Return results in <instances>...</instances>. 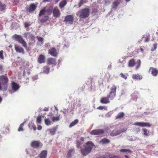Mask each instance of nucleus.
I'll use <instances>...</instances> for the list:
<instances>
[{
	"label": "nucleus",
	"mask_w": 158,
	"mask_h": 158,
	"mask_svg": "<svg viewBox=\"0 0 158 158\" xmlns=\"http://www.w3.org/2000/svg\"><path fill=\"white\" fill-rule=\"evenodd\" d=\"M94 146V145L91 141H89L83 145V148L81 149V154L84 156L87 155L91 152Z\"/></svg>",
	"instance_id": "f257e3e1"
},
{
	"label": "nucleus",
	"mask_w": 158,
	"mask_h": 158,
	"mask_svg": "<svg viewBox=\"0 0 158 158\" xmlns=\"http://www.w3.org/2000/svg\"><path fill=\"white\" fill-rule=\"evenodd\" d=\"M48 15H50L53 14V16L55 18L59 17L61 15V12L57 6L53 8V6H50L47 10Z\"/></svg>",
	"instance_id": "f03ea898"
},
{
	"label": "nucleus",
	"mask_w": 158,
	"mask_h": 158,
	"mask_svg": "<svg viewBox=\"0 0 158 158\" xmlns=\"http://www.w3.org/2000/svg\"><path fill=\"white\" fill-rule=\"evenodd\" d=\"M90 10L89 8L81 9L77 13V16L81 19H86L89 16Z\"/></svg>",
	"instance_id": "7ed1b4c3"
},
{
	"label": "nucleus",
	"mask_w": 158,
	"mask_h": 158,
	"mask_svg": "<svg viewBox=\"0 0 158 158\" xmlns=\"http://www.w3.org/2000/svg\"><path fill=\"white\" fill-rule=\"evenodd\" d=\"M13 38H14V39L19 43L22 44L23 46L25 48L26 50H27L28 47L27 43L21 35L15 34L13 36Z\"/></svg>",
	"instance_id": "20e7f679"
},
{
	"label": "nucleus",
	"mask_w": 158,
	"mask_h": 158,
	"mask_svg": "<svg viewBox=\"0 0 158 158\" xmlns=\"http://www.w3.org/2000/svg\"><path fill=\"white\" fill-rule=\"evenodd\" d=\"M8 82L9 79L7 76L5 75L0 76V82L6 91L7 89Z\"/></svg>",
	"instance_id": "39448f33"
},
{
	"label": "nucleus",
	"mask_w": 158,
	"mask_h": 158,
	"mask_svg": "<svg viewBox=\"0 0 158 158\" xmlns=\"http://www.w3.org/2000/svg\"><path fill=\"white\" fill-rule=\"evenodd\" d=\"M73 17L72 15H67L65 18L64 22L66 24H72L73 22Z\"/></svg>",
	"instance_id": "423d86ee"
},
{
	"label": "nucleus",
	"mask_w": 158,
	"mask_h": 158,
	"mask_svg": "<svg viewBox=\"0 0 158 158\" xmlns=\"http://www.w3.org/2000/svg\"><path fill=\"white\" fill-rule=\"evenodd\" d=\"M48 53L52 56L56 57L58 54V51L54 48H52L49 50Z\"/></svg>",
	"instance_id": "0eeeda50"
},
{
	"label": "nucleus",
	"mask_w": 158,
	"mask_h": 158,
	"mask_svg": "<svg viewBox=\"0 0 158 158\" xmlns=\"http://www.w3.org/2000/svg\"><path fill=\"white\" fill-rule=\"evenodd\" d=\"M42 144L40 141H34L32 142L31 144V146L34 148H37L40 146H42Z\"/></svg>",
	"instance_id": "6e6552de"
},
{
	"label": "nucleus",
	"mask_w": 158,
	"mask_h": 158,
	"mask_svg": "<svg viewBox=\"0 0 158 158\" xmlns=\"http://www.w3.org/2000/svg\"><path fill=\"white\" fill-rule=\"evenodd\" d=\"M14 48L15 51L18 53H22L24 54L25 53L24 49L22 47L18 45L17 44H15Z\"/></svg>",
	"instance_id": "1a4fd4ad"
},
{
	"label": "nucleus",
	"mask_w": 158,
	"mask_h": 158,
	"mask_svg": "<svg viewBox=\"0 0 158 158\" xmlns=\"http://www.w3.org/2000/svg\"><path fill=\"white\" fill-rule=\"evenodd\" d=\"M104 131L102 129H96L92 130L90 132V134L93 135H99L102 134Z\"/></svg>",
	"instance_id": "9d476101"
},
{
	"label": "nucleus",
	"mask_w": 158,
	"mask_h": 158,
	"mask_svg": "<svg viewBox=\"0 0 158 158\" xmlns=\"http://www.w3.org/2000/svg\"><path fill=\"white\" fill-rule=\"evenodd\" d=\"M47 62L48 64H52L54 66L56 65V59L52 58H48L47 59Z\"/></svg>",
	"instance_id": "9b49d317"
},
{
	"label": "nucleus",
	"mask_w": 158,
	"mask_h": 158,
	"mask_svg": "<svg viewBox=\"0 0 158 158\" xmlns=\"http://www.w3.org/2000/svg\"><path fill=\"white\" fill-rule=\"evenodd\" d=\"M36 7L37 6L36 5L33 3L31 4L30 5L27 10L30 12H32L35 11Z\"/></svg>",
	"instance_id": "f8f14e48"
},
{
	"label": "nucleus",
	"mask_w": 158,
	"mask_h": 158,
	"mask_svg": "<svg viewBox=\"0 0 158 158\" xmlns=\"http://www.w3.org/2000/svg\"><path fill=\"white\" fill-rule=\"evenodd\" d=\"M37 61L40 64L44 63L45 62V56L43 55H40L38 58Z\"/></svg>",
	"instance_id": "ddd939ff"
},
{
	"label": "nucleus",
	"mask_w": 158,
	"mask_h": 158,
	"mask_svg": "<svg viewBox=\"0 0 158 158\" xmlns=\"http://www.w3.org/2000/svg\"><path fill=\"white\" fill-rule=\"evenodd\" d=\"M109 99L107 96L106 97H103L101 98L100 102L102 103L106 104L110 102Z\"/></svg>",
	"instance_id": "4468645a"
},
{
	"label": "nucleus",
	"mask_w": 158,
	"mask_h": 158,
	"mask_svg": "<svg viewBox=\"0 0 158 158\" xmlns=\"http://www.w3.org/2000/svg\"><path fill=\"white\" fill-rule=\"evenodd\" d=\"M149 71H151V74L154 76H156L158 74V70L156 68L151 67L150 68Z\"/></svg>",
	"instance_id": "2eb2a0df"
},
{
	"label": "nucleus",
	"mask_w": 158,
	"mask_h": 158,
	"mask_svg": "<svg viewBox=\"0 0 158 158\" xmlns=\"http://www.w3.org/2000/svg\"><path fill=\"white\" fill-rule=\"evenodd\" d=\"M47 155V151L44 150L41 152L39 155L40 158H46Z\"/></svg>",
	"instance_id": "dca6fc26"
},
{
	"label": "nucleus",
	"mask_w": 158,
	"mask_h": 158,
	"mask_svg": "<svg viewBox=\"0 0 158 158\" xmlns=\"http://www.w3.org/2000/svg\"><path fill=\"white\" fill-rule=\"evenodd\" d=\"M57 126L54 127L53 128L51 129H49L48 130L49 131L50 134L52 135H54L57 129Z\"/></svg>",
	"instance_id": "f3484780"
},
{
	"label": "nucleus",
	"mask_w": 158,
	"mask_h": 158,
	"mask_svg": "<svg viewBox=\"0 0 158 158\" xmlns=\"http://www.w3.org/2000/svg\"><path fill=\"white\" fill-rule=\"evenodd\" d=\"M11 87L13 90L14 91L17 90L19 88V85L14 82H12L11 83Z\"/></svg>",
	"instance_id": "a211bd4d"
},
{
	"label": "nucleus",
	"mask_w": 158,
	"mask_h": 158,
	"mask_svg": "<svg viewBox=\"0 0 158 158\" xmlns=\"http://www.w3.org/2000/svg\"><path fill=\"white\" fill-rule=\"evenodd\" d=\"M132 77L133 79L140 80L142 78V76L138 74H134L132 75Z\"/></svg>",
	"instance_id": "6ab92c4d"
},
{
	"label": "nucleus",
	"mask_w": 158,
	"mask_h": 158,
	"mask_svg": "<svg viewBox=\"0 0 158 158\" xmlns=\"http://www.w3.org/2000/svg\"><path fill=\"white\" fill-rule=\"evenodd\" d=\"M116 94L110 92L109 94L107 95L110 100H113L115 97Z\"/></svg>",
	"instance_id": "aec40b11"
},
{
	"label": "nucleus",
	"mask_w": 158,
	"mask_h": 158,
	"mask_svg": "<svg viewBox=\"0 0 158 158\" xmlns=\"http://www.w3.org/2000/svg\"><path fill=\"white\" fill-rule=\"evenodd\" d=\"M50 118L52 119L53 123L59 121L60 119V116H51Z\"/></svg>",
	"instance_id": "412c9836"
},
{
	"label": "nucleus",
	"mask_w": 158,
	"mask_h": 158,
	"mask_svg": "<svg viewBox=\"0 0 158 158\" xmlns=\"http://www.w3.org/2000/svg\"><path fill=\"white\" fill-rule=\"evenodd\" d=\"M45 124L47 126H49L53 123L52 121H51L49 118H45L44 120Z\"/></svg>",
	"instance_id": "4be33fe9"
},
{
	"label": "nucleus",
	"mask_w": 158,
	"mask_h": 158,
	"mask_svg": "<svg viewBox=\"0 0 158 158\" xmlns=\"http://www.w3.org/2000/svg\"><path fill=\"white\" fill-rule=\"evenodd\" d=\"M79 123V120L77 119H76L73 121L72 122L69 124V127L70 128H71L77 125Z\"/></svg>",
	"instance_id": "5701e85b"
},
{
	"label": "nucleus",
	"mask_w": 158,
	"mask_h": 158,
	"mask_svg": "<svg viewBox=\"0 0 158 158\" xmlns=\"http://www.w3.org/2000/svg\"><path fill=\"white\" fill-rule=\"evenodd\" d=\"M74 152V148L70 149L68 151L67 155L66 156L67 158H71L72 157V153Z\"/></svg>",
	"instance_id": "b1692460"
},
{
	"label": "nucleus",
	"mask_w": 158,
	"mask_h": 158,
	"mask_svg": "<svg viewBox=\"0 0 158 158\" xmlns=\"http://www.w3.org/2000/svg\"><path fill=\"white\" fill-rule=\"evenodd\" d=\"M135 64V60L134 59L130 60L128 63V65L129 67H133Z\"/></svg>",
	"instance_id": "393cba45"
},
{
	"label": "nucleus",
	"mask_w": 158,
	"mask_h": 158,
	"mask_svg": "<svg viewBox=\"0 0 158 158\" xmlns=\"http://www.w3.org/2000/svg\"><path fill=\"white\" fill-rule=\"evenodd\" d=\"M121 132L119 131L114 130L110 133V135L111 136H114L119 135Z\"/></svg>",
	"instance_id": "a878e982"
},
{
	"label": "nucleus",
	"mask_w": 158,
	"mask_h": 158,
	"mask_svg": "<svg viewBox=\"0 0 158 158\" xmlns=\"http://www.w3.org/2000/svg\"><path fill=\"white\" fill-rule=\"evenodd\" d=\"M67 3V2L66 0H63L61 1L59 4V6L60 8H63Z\"/></svg>",
	"instance_id": "bb28decb"
},
{
	"label": "nucleus",
	"mask_w": 158,
	"mask_h": 158,
	"mask_svg": "<svg viewBox=\"0 0 158 158\" xmlns=\"http://www.w3.org/2000/svg\"><path fill=\"white\" fill-rule=\"evenodd\" d=\"M50 71V68L48 66H45L43 68V73L46 74H48L49 73Z\"/></svg>",
	"instance_id": "cd10ccee"
},
{
	"label": "nucleus",
	"mask_w": 158,
	"mask_h": 158,
	"mask_svg": "<svg viewBox=\"0 0 158 158\" xmlns=\"http://www.w3.org/2000/svg\"><path fill=\"white\" fill-rule=\"evenodd\" d=\"M6 5L0 1V11L5 12L6 10Z\"/></svg>",
	"instance_id": "c85d7f7f"
},
{
	"label": "nucleus",
	"mask_w": 158,
	"mask_h": 158,
	"mask_svg": "<svg viewBox=\"0 0 158 158\" xmlns=\"http://www.w3.org/2000/svg\"><path fill=\"white\" fill-rule=\"evenodd\" d=\"M50 19V18L48 15L45 16L43 18H42L40 21L41 23H44L47 21H49Z\"/></svg>",
	"instance_id": "c756f323"
},
{
	"label": "nucleus",
	"mask_w": 158,
	"mask_h": 158,
	"mask_svg": "<svg viewBox=\"0 0 158 158\" xmlns=\"http://www.w3.org/2000/svg\"><path fill=\"white\" fill-rule=\"evenodd\" d=\"M119 2L118 0H116L114 2L112 5L113 8L116 9L118 5L119 4Z\"/></svg>",
	"instance_id": "7c9ffc66"
},
{
	"label": "nucleus",
	"mask_w": 158,
	"mask_h": 158,
	"mask_svg": "<svg viewBox=\"0 0 158 158\" xmlns=\"http://www.w3.org/2000/svg\"><path fill=\"white\" fill-rule=\"evenodd\" d=\"M110 140L106 138H103L100 141V143H102L103 144L108 143H110Z\"/></svg>",
	"instance_id": "2f4dec72"
},
{
	"label": "nucleus",
	"mask_w": 158,
	"mask_h": 158,
	"mask_svg": "<svg viewBox=\"0 0 158 158\" xmlns=\"http://www.w3.org/2000/svg\"><path fill=\"white\" fill-rule=\"evenodd\" d=\"M117 87L114 85H113L110 88V92L116 94Z\"/></svg>",
	"instance_id": "473e14b6"
},
{
	"label": "nucleus",
	"mask_w": 158,
	"mask_h": 158,
	"mask_svg": "<svg viewBox=\"0 0 158 158\" xmlns=\"http://www.w3.org/2000/svg\"><path fill=\"white\" fill-rule=\"evenodd\" d=\"M124 115V114L123 112H120L116 116L115 118L116 119L121 118H123Z\"/></svg>",
	"instance_id": "72a5a7b5"
},
{
	"label": "nucleus",
	"mask_w": 158,
	"mask_h": 158,
	"mask_svg": "<svg viewBox=\"0 0 158 158\" xmlns=\"http://www.w3.org/2000/svg\"><path fill=\"white\" fill-rule=\"evenodd\" d=\"M105 155L108 158H117L118 157L117 156L111 154L108 152L106 153Z\"/></svg>",
	"instance_id": "f704fd0d"
},
{
	"label": "nucleus",
	"mask_w": 158,
	"mask_h": 158,
	"mask_svg": "<svg viewBox=\"0 0 158 158\" xmlns=\"http://www.w3.org/2000/svg\"><path fill=\"white\" fill-rule=\"evenodd\" d=\"M46 12H47V11H46L45 7H44L43 9L40 10L39 14V16L40 17L42 15H44Z\"/></svg>",
	"instance_id": "c9c22d12"
},
{
	"label": "nucleus",
	"mask_w": 158,
	"mask_h": 158,
	"mask_svg": "<svg viewBox=\"0 0 158 158\" xmlns=\"http://www.w3.org/2000/svg\"><path fill=\"white\" fill-rule=\"evenodd\" d=\"M142 130L143 132V135L146 136H149V131L146 128H143L142 129Z\"/></svg>",
	"instance_id": "e433bc0d"
},
{
	"label": "nucleus",
	"mask_w": 158,
	"mask_h": 158,
	"mask_svg": "<svg viewBox=\"0 0 158 158\" xmlns=\"http://www.w3.org/2000/svg\"><path fill=\"white\" fill-rule=\"evenodd\" d=\"M28 126L29 128L31 129H33L35 131H36V128L35 125L33 123H29L28 125Z\"/></svg>",
	"instance_id": "4c0bfd02"
},
{
	"label": "nucleus",
	"mask_w": 158,
	"mask_h": 158,
	"mask_svg": "<svg viewBox=\"0 0 158 158\" xmlns=\"http://www.w3.org/2000/svg\"><path fill=\"white\" fill-rule=\"evenodd\" d=\"M25 123V122H23L20 125L18 129V130L19 131H23L24 130L23 129V126H24V124Z\"/></svg>",
	"instance_id": "58836bf2"
},
{
	"label": "nucleus",
	"mask_w": 158,
	"mask_h": 158,
	"mask_svg": "<svg viewBox=\"0 0 158 158\" xmlns=\"http://www.w3.org/2000/svg\"><path fill=\"white\" fill-rule=\"evenodd\" d=\"M86 2V0H80L78 4V6L80 7H81L83 4Z\"/></svg>",
	"instance_id": "ea45409f"
},
{
	"label": "nucleus",
	"mask_w": 158,
	"mask_h": 158,
	"mask_svg": "<svg viewBox=\"0 0 158 158\" xmlns=\"http://www.w3.org/2000/svg\"><path fill=\"white\" fill-rule=\"evenodd\" d=\"M37 38L38 40V43H39L40 44H43L44 42L43 38L42 37L38 36Z\"/></svg>",
	"instance_id": "a19ab883"
},
{
	"label": "nucleus",
	"mask_w": 158,
	"mask_h": 158,
	"mask_svg": "<svg viewBox=\"0 0 158 158\" xmlns=\"http://www.w3.org/2000/svg\"><path fill=\"white\" fill-rule=\"evenodd\" d=\"M42 121L41 116L40 115H38L37 118L36 123H40Z\"/></svg>",
	"instance_id": "79ce46f5"
},
{
	"label": "nucleus",
	"mask_w": 158,
	"mask_h": 158,
	"mask_svg": "<svg viewBox=\"0 0 158 158\" xmlns=\"http://www.w3.org/2000/svg\"><path fill=\"white\" fill-rule=\"evenodd\" d=\"M141 64V62L140 60L139 59L137 60L136 62V69H137L139 68V67L140 66Z\"/></svg>",
	"instance_id": "37998d69"
},
{
	"label": "nucleus",
	"mask_w": 158,
	"mask_h": 158,
	"mask_svg": "<svg viewBox=\"0 0 158 158\" xmlns=\"http://www.w3.org/2000/svg\"><path fill=\"white\" fill-rule=\"evenodd\" d=\"M151 126V125L149 123L143 122L142 127H150Z\"/></svg>",
	"instance_id": "c03bdc74"
},
{
	"label": "nucleus",
	"mask_w": 158,
	"mask_h": 158,
	"mask_svg": "<svg viewBox=\"0 0 158 158\" xmlns=\"http://www.w3.org/2000/svg\"><path fill=\"white\" fill-rule=\"evenodd\" d=\"M81 142L79 140L76 141V147L78 148H81L80 146L82 144Z\"/></svg>",
	"instance_id": "a18cd8bd"
},
{
	"label": "nucleus",
	"mask_w": 158,
	"mask_h": 158,
	"mask_svg": "<svg viewBox=\"0 0 158 158\" xmlns=\"http://www.w3.org/2000/svg\"><path fill=\"white\" fill-rule=\"evenodd\" d=\"M120 152H128L129 153H131L132 151L130 149H121L120 150Z\"/></svg>",
	"instance_id": "49530a36"
},
{
	"label": "nucleus",
	"mask_w": 158,
	"mask_h": 158,
	"mask_svg": "<svg viewBox=\"0 0 158 158\" xmlns=\"http://www.w3.org/2000/svg\"><path fill=\"white\" fill-rule=\"evenodd\" d=\"M24 27L25 28H27L31 25V23L30 22H25L24 23Z\"/></svg>",
	"instance_id": "de8ad7c7"
},
{
	"label": "nucleus",
	"mask_w": 158,
	"mask_h": 158,
	"mask_svg": "<svg viewBox=\"0 0 158 158\" xmlns=\"http://www.w3.org/2000/svg\"><path fill=\"white\" fill-rule=\"evenodd\" d=\"M134 125H135L138 126H139L142 127L143 122H138L135 123H134Z\"/></svg>",
	"instance_id": "09e8293b"
},
{
	"label": "nucleus",
	"mask_w": 158,
	"mask_h": 158,
	"mask_svg": "<svg viewBox=\"0 0 158 158\" xmlns=\"http://www.w3.org/2000/svg\"><path fill=\"white\" fill-rule=\"evenodd\" d=\"M3 53V52L2 50H1L0 51V58L2 60L4 59Z\"/></svg>",
	"instance_id": "8fccbe9b"
},
{
	"label": "nucleus",
	"mask_w": 158,
	"mask_h": 158,
	"mask_svg": "<svg viewBox=\"0 0 158 158\" xmlns=\"http://www.w3.org/2000/svg\"><path fill=\"white\" fill-rule=\"evenodd\" d=\"M27 34H29V38H31L32 40L34 39V36L33 35L31 34V33H30V32H27Z\"/></svg>",
	"instance_id": "3c124183"
},
{
	"label": "nucleus",
	"mask_w": 158,
	"mask_h": 158,
	"mask_svg": "<svg viewBox=\"0 0 158 158\" xmlns=\"http://www.w3.org/2000/svg\"><path fill=\"white\" fill-rule=\"evenodd\" d=\"M120 76L122 78H124L125 79H126L127 78V76L124 74L123 73H121L120 74Z\"/></svg>",
	"instance_id": "603ef678"
},
{
	"label": "nucleus",
	"mask_w": 158,
	"mask_h": 158,
	"mask_svg": "<svg viewBox=\"0 0 158 158\" xmlns=\"http://www.w3.org/2000/svg\"><path fill=\"white\" fill-rule=\"evenodd\" d=\"M4 72L3 66L2 65H0V73H2Z\"/></svg>",
	"instance_id": "864d4df0"
},
{
	"label": "nucleus",
	"mask_w": 158,
	"mask_h": 158,
	"mask_svg": "<svg viewBox=\"0 0 158 158\" xmlns=\"http://www.w3.org/2000/svg\"><path fill=\"white\" fill-rule=\"evenodd\" d=\"M98 12V10L95 8H94L92 10V14H95L97 13Z\"/></svg>",
	"instance_id": "5fc2aeb1"
},
{
	"label": "nucleus",
	"mask_w": 158,
	"mask_h": 158,
	"mask_svg": "<svg viewBox=\"0 0 158 158\" xmlns=\"http://www.w3.org/2000/svg\"><path fill=\"white\" fill-rule=\"evenodd\" d=\"M0 90L2 91H6V90L5 89L2 87V84L0 82Z\"/></svg>",
	"instance_id": "6e6d98bb"
},
{
	"label": "nucleus",
	"mask_w": 158,
	"mask_h": 158,
	"mask_svg": "<svg viewBox=\"0 0 158 158\" xmlns=\"http://www.w3.org/2000/svg\"><path fill=\"white\" fill-rule=\"evenodd\" d=\"M13 3L14 5H16L19 2V0H13Z\"/></svg>",
	"instance_id": "4d7b16f0"
},
{
	"label": "nucleus",
	"mask_w": 158,
	"mask_h": 158,
	"mask_svg": "<svg viewBox=\"0 0 158 158\" xmlns=\"http://www.w3.org/2000/svg\"><path fill=\"white\" fill-rule=\"evenodd\" d=\"M157 44L156 43H155L153 44V47L154 49V50H156V48H157Z\"/></svg>",
	"instance_id": "13d9d810"
},
{
	"label": "nucleus",
	"mask_w": 158,
	"mask_h": 158,
	"mask_svg": "<svg viewBox=\"0 0 158 158\" xmlns=\"http://www.w3.org/2000/svg\"><path fill=\"white\" fill-rule=\"evenodd\" d=\"M104 108V107L102 106H99L98 107L97 109H99L100 110H102Z\"/></svg>",
	"instance_id": "bf43d9fd"
},
{
	"label": "nucleus",
	"mask_w": 158,
	"mask_h": 158,
	"mask_svg": "<svg viewBox=\"0 0 158 158\" xmlns=\"http://www.w3.org/2000/svg\"><path fill=\"white\" fill-rule=\"evenodd\" d=\"M42 126L41 125H39L37 127V129L39 130H40L42 129Z\"/></svg>",
	"instance_id": "052dcab7"
},
{
	"label": "nucleus",
	"mask_w": 158,
	"mask_h": 158,
	"mask_svg": "<svg viewBox=\"0 0 158 158\" xmlns=\"http://www.w3.org/2000/svg\"><path fill=\"white\" fill-rule=\"evenodd\" d=\"M48 109H49L48 107H45L44 108L43 110L44 111H48Z\"/></svg>",
	"instance_id": "680f3d73"
},
{
	"label": "nucleus",
	"mask_w": 158,
	"mask_h": 158,
	"mask_svg": "<svg viewBox=\"0 0 158 158\" xmlns=\"http://www.w3.org/2000/svg\"><path fill=\"white\" fill-rule=\"evenodd\" d=\"M149 40V38L146 37L145 40V42H148Z\"/></svg>",
	"instance_id": "e2e57ef3"
},
{
	"label": "nucleus",
	"mask_w": 158,
	"mask_h": 158,
	"mask_svg": "<svg viewBox=\"0 0 158 158\" xmlns=\"http://www.w3.org/2000/svg\"><path fill=\"white\" fill-rule=\"evenodd\" d=\"M106 156L105 155H102L101 156V158H106Z\"/></svg>",
	"instance_id": "0e129e2a"
},
{
	"label": "nucleus",
	"mask_w": 158,
	"mask_h": 158,
	"mask_svg": "<svg viewBox=\"0 0 158 158\" xmlns=\"http://www.w3.org/2000/svg\"><path fill=\"white\" fill-rule=\"evenodd\" d=\"M52 1V0H44V2H49Z\"/></svg>",
	"instance_id": "69168bd1"
},
{
	"label": "nucleus",
	"mask_w": 158,
	"mask_h": 158,
	"mask_svg": "<svg viewBox=\"0 0 158 158\" xmlns=\"http://www.w3.org/2000/svg\"><path fill=\"white\" fill-rule=\"evenodd\" d=\"M81 140V141H84V138L83 137H81L80 138Z\"/></svg>",
	"instance_id": "338daca9"
},
{
	"label": "nucleus",
	"mask_w": 158,
	"mask_h": 158,
	"mask_svg": "<svg viewBox=\"0 0 158 158\" xmlns=\"http://www.w3.org/2000/svg\"><path fill=\"white\" fill-rule=\"evenodd\" d=\"M140 50L142 52H143L144 50H143V48H140Z\"/></svg>",
	"instance_id": "774afa93"
}]
</instances>
